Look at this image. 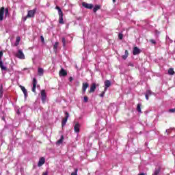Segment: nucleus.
<instances>
[{
  "label": "nucleus",
  "mask_w": 175,
  "mask_h": 175,
  "mask_svg": "<svg viewBox=\"0 0 175 175\" xmlns=\"http://www.w3.org/2000/svg\"><path fill=\"white\" fill-rule=\"evenodd\" d=\"M9 17V8H5V7H1L0 8V21H3V17Z\"/></svg>",
  "instance_id": "f257e3e1"
},
{
  "label": "nucleus",
  "mask_w": 175,
  "mask_h": 175,
  "mask_svg": "<svg viewBox=\"0 0 175 175\" xmlns=\"http://www.w3.org/2000/svg\"><path fill=\"white\" fill-rule=\"evenodd\" d=\"M56 10L58 12L59 14V24H64V12H62V10L59 6L55 7Z\"/></svg>",
  "instance_id": "f03ea898"
},
{
  "label": "nucleus",
  "mask_w": 175,
  "mask_h": 175,
  "mask_svg": "<svg viewBox=\"0 0 175 175\" xmlns=\"http://www.w3.org/2000/svg\"><path fill=\"white\" fill-rule=\"evenodd\" d=\"M37 10H38L37 8H34L33 10H29L27 12V17H29V18H33V17H35V14H36Z\"/></svg>",
  "instance_id": "7ed1b4c3"
},
{
  "label": "nucleus",
  "mask_w": 175,
  "mask_h": 175,
  "mask_svg": "<svg viewBox=\"0 0 175 175\" xmlns=\"http://www.w3.org/2000/svg\"><path fill=\"white\" fill-rule=\"evenodd\" d=\"M2 57H3V52L0 51V68L1 70H8V68L3 66V62H2Z\"/></svg>",
  "instance_id": "20e7f679"
},
{
  "label": "nucleus",
  "mask_w": 175,
  "mask_h": 175,
  "mask_svg": "<svg viewBox=\"0 0 175 175\" xmlns=\"http://www.w3.org/2000/svg\"><path fill=\"white\" fill-rule=\"evenodd\" d=\"M16 57L19 58V59H25V55L24 53H23V50L18 49L17 53L16 54Z\"/></svg>",
  "instance_id": "39448f33"
},
{
  "label": "nucleus",
  "mask_w": 175,
  "mask_h": 175,
  "mask_svg": "<svg viewBox=\"0 0 175 175\" xmlns=\"http://www.w3.org/2000/svg\"><path fill=\"white\" fill-rule=\"evenodd\" d=\"M47 99V94H46V90H41V100L42 103H46V100Z\"/></svg>",
  "instance_id": "423d86ee"
},
{
  "label": "nucleus",
  "mask_w": 175,
  "mask_h": 175,
  "mask_svg": "<svg viewBox=\"0 0 175 175\" xmlns=\"http://www.w3.org/2000/svg\"><path fill=\"white\" fill-rule=\"evenodd\" d=\"M65 118L62 120V126L64 128L65 125H66V122H68V118H69V113L65 112Z\"/></svg>",
  "instance_id": "0eeeda50"
},
{
  "label": "nucleus",
  "mask_w": 175,
  "mask_h": 175,
  "mask_svg": "<svg viewBox=\"0 0 175 175\" xmlns=\"http://www.w3.org/2000/svg\"><path fill=\"white\" fill-rule=\"evenodd\" d=\"M90 87V84L88 83L85 82L83 83L82 85V94H85V92L87 91V88Z\"/></svg>",
  "instance_id": "6e6552de"
},
{
  "label": "nucleus",
  "mask_w": 175,
  "mask_h": 175,
  "mask_svg": "<svg viewBox=\"0 0 175 175\" xmlns=\"http://www.w3.org/2000/svg\"><path fill=\"white\" fill-rule=\"evenodd\" d=\"M99 85H97V87H98ZM95 90H96V83H93L90 86V90L89 91L90 94L92 92H95Z\"/></svg>",
  "instance_id": "1a4fd4ad"
},
{
  "label": "nucleus",
  "mask_w": 175,
  "mask_h": 175,
  "mask_svg": "<svg viewBox=\"0 0 175 175\" xmlns=\"http://www.w3.org/2000/svg\"><path fill=\"white\" fill-rule=\"evenodd\" d=\"M82 6H83V8H85V9H92L94 8V5L85 2L82 3Z\"/></svg>",
  "instance_id": "9d476101"
},
{
  "label": "nucleus",
  "mask_w": 175,
  "mask_h": 175,
  "mask_svg": "<svg viewBox=\"0 0 175 175\" xmlns=\"http://www.w3.org/2000/svg\"><path fill=\"white\" fill-rule=\"evenodd\" d=\"M140 53H142V51H140V49L139 48H137V46H135L133 49V55H137L139 54H140Z\"/></svg>",
  "instance_id": "9b49d317"
},
{
  "label": "nucleus",
  "mask_w": 175,
  "mask_h": 175,
  "mask_svg": "<svg viewBox=\"0 0 175 175\" xmlns=\"http://www.w3.org/2000/svg\"><path fill=\"white\" fill-rule=\"evenodd\" d=\"M36 84H38V81L36 78L33 79V87H32V92H36Z\"/></svg>",
  "instance_id": "f8f14e48"
},
{
  "label": "nucleus",
  "mask_w": 175,
  "mask_h": 175,
  "mask_svg": "<svg viewBox=\"0 0 175 175\" xmlns=\"http://www.w3.org/2000/svg\"><path fill=\"white\" fill-rule=\"evenodd\" d=\"M20 87L24 94L25 98L27 99V98H28V92H27V89H25V87L24 86L21 85Z\"/></svg>",
  "instance_id": "ddd939ff"
},
{
  "label": "nucleus",
  "mask_w": 175,
  "mask_h": 175,
  "mask_svg": "<svg viewBox=\"0 0 175 175\" xmlns=\"http://www.w3.org/2000/svg\"><path fill=\"white\" fill-rule=\"evenodd\" d=\"M74 131L75 133H79V132H80V124H75V125L74 126Z\"/></svg>",
  "instance_id": "4468645a"
},
{
  "label": "nucleus",
  "mask_w": 175,
  "mask_h": 175,
  "mask_svg": "<svg viewBox=\"0 0 175 175\" xmlns=\"http://www.w3.org/2000/svg\"><path fill=\"white\" fill-rule=\"evenodd\" d=\"M44 162H46L44 157H41L38 161V166L40 167L42 165H44Z\"/></svg>",
  "instance_id": "2eb2a0df"
},
{
  "label": "nucleus",
  "mask_w": 175,
  "mask_h": 175,
  "mask_svg": "<svg viewBox=\"0 0 175 175\" xmlns=\"http://www.w3.org/2000/svg\"><path fill=\"white\" fill-rule=\"evenodd\" d=\"M68 72H66V70H65L64 68H62L60 71H59V76H67Z\"/></svg>",
  "instance_id": "dca6fc26"
},
{
  "label": "nucleus",
  "mask_w": 175,
  "mask_h": 175,
  "mask_svg": "<svg viewBox=\"0 0 175 175\" xmlns=\"http://www.w3.org/2000/svg\"><path fill=\"white\" fill-rule=\"evenodd\" d=\"M99 9H100V5H96L94 6V8H93V12L94 13H96V12H98V10H99Z\"/></svg>",
  "instance_id": "f3484780"
},
{
  "label": "nucleus",
  "mask_w": 175,
  "mask_h": 175,
  "mask_svg": "<svg viewBox=\"0 0 175 175\" xmlns=\"http://www.w3.org/2000/svg\"><path fill=\"white\" fill-rule=\"evenodd\" d=\"M3 96V85L1 84L0 85V98H2Z\"/></svg>",
  "instance_id": "a211bd4d"
},
{
  "label": "nucleus",
  "mask_w": 175,
  "mask_h": 175,
  "mask_svg": "<svg viewBox=\"0 0 175 175\" xmlns=\"http://www.w3.org/2000/svg\"><path fill=\"white\" fill-rule=\"evenodd\" d=\"M44 70H43V68H39L38 69V75H40V76H43V73H44Z\"/></svg>",
  "instance_id": "6ab92c4d"
},
{
  "label": "nucleus",
  "mask_w": 175,
  "mask_h": 175,
  "mask_svg": "<svg viewBox=\"0 0 175 175\" xmlns=\"http://www.w3.org/2000/svg\"><path fill=\"white\" fill-rule=\"evenodd\" d=\"M64 142V135L61 136V138L56 142V144H62Z\"/></svg>",
  "instance_id": "aec40b11"
},
{
  "label": "nucleus",
  "mask_w": 175,
  "mask_h": 175,
  "mask_svg": "<svg viewBox=\"0 0 175 175\" xmlns=\"http://www.w3.org/2000/svg\"><path fill=\"white\" fill-rule=\"evenodd\" d=\"M137 111L138 113H142V104L139 103L137 105Z\"/></svg>",
  "instance_id": "412c9836"
},
{
  "label": "nucleus",
  "mask_w": 175,
  "mask_h": 175,
  "mask_svg": "<svg viewBox=\"0 0 175 175\" xmlns=\"http://www.w3.org/2000/svg\"><path fill=\"white\" fill-rule=\"evenodd\" d=\"M21 40V38L20 37H16V40L14 46H17V45L20 44Z\"/></svg>",
  "instance_id": "4be33fe9"
},
{
  "label": "nucleus",
  "mask_w": 175,
  "mask_h": 175,
  "mask_svg": "<svg viewBox=\"0 0 175 175\" xmlns=\"http://www.w3.org/2000/svg\"><path fill=\"white\" fill-rule=\"evenodd\" d=\"M58 42H55V44L53 45V50L54 51L57 52V50H58Z\"/></svg>",
  "instance_id": "5701e85b"
},
{
  "label": "nucleus",
  "mask_w": 175,
  "mask_h": 175,
  "mask_svg": "<svg viewBox=\"0 0 175 175\" xmlns=\"http://www.w3.org/2000/svg\"><path fill=\"white\" fill-rule=\"evenodd\" d=\"M105 87H110V85H111V82L110 81H109V80H106L105 81Z\"/></svg>",
  "instance_id": "b1692460"
},
{
  "label": "nucleus",
  "mask_w": 175,
  "mask_h": 175,
  "mask_svg": "<svg viewBox=\"0 0 175 175\" xmlns=\"http://www.w3.org/2000/svg\"><path fill=\"white\" fill-rule=\"evenodd\" d=\"M62 42L63 44V47H65L66 46V40H65V38H62Z\"/></svg>",
  "instance_id": "393cba45"
},
{
  "label": "nucleus",
  "mask_w": 175,
  "mask_h": 175,
  "mask_svg": "<svg viewBox=\"0 0 175 175\" xmlns=\"http://www.w3.org/2000/svg\"><path fill=\"white\" fill-rule=\"evenodd\" d=\"M168 75H174V70H173V68H170L168 70Z\"/></svg>",
  "instance_id": "a878e982"
},
{
  "label": "nucleus",
  "mask_w": 175,
  "mask_h": 175,
  "mask_svg": "<svg viewBox=\"0 0 175 175\" xmlns=\"http://www.w3.org/2000/svg\"><path fill=\"white\" fill-rule=\"evenodd\" d=\"M152 92H151V90H147L146 91V95H148V96H151V95H152Z\"/></svg>",
  "instance_id": "bb28decb"
},
{
  "label": "nucleus",
  "mask_w": 175,
  "mask_h": 175,
  "mask_svg": "<svg viewBox=\"0 0 175 175\" xmlns=\"http://www.w3.org/2000/svg\"><path fill=\"white\" fill-rule=\"evenodd\" d=\"M79 172V169L75 168V172L71 173V175H77V172Z\"/></svg>",
  "instance_id": "cd10ccee"
},
{
  "label": "nucleus",
  "mask_w": 175,
  "mask_h": 175,
  "mask_svg": "<svg viewBox=\"0 0 175 175\" xmlns=\"http://www.w3.org/2000/svg\"><path fill=\"white\" fill-rule=\"evenodd\" d=\"M118 38H119V39H120V40H122V38H124V35H122V33H120L118 34Z\"/></svg>",
  "instance_id": "c85d7f7f"
},
{
  "label": "nucleus",
  "mask_w": 175,
  "mask_h": 175,
  "mask_svg": "<svg viewBox=\"0 0 175 175\" xmlns=\"http://www.w3.org/2000/svg\"><path fill=\"white\" fill-rule=\"evenodd\" d=\"M83 102H85V103H87V102H88V97L84 96L83 97Z\"/></svg>",
  "instance_id": "c756f323"
},
{
  "label": "nucleus",
  "mask_w": 175,
  "mask_h": 175,
  "mask_svg": "<svg viewBox=\"0 0 175 175\" xmlns=\"http://www.w3.org/2000/svg\"><path fill=\"white\" fill-rule=\"evenodd\" d=\"M0 114H5V111L2 110V105H0Z\"/></svg>",
  "instance_id": "7c9ffc66"
},
{
  "label": "nucleus",
  "mask_w": 175,
  "mask_h": 175,
  "mask_svg": "<svg viewBox=\"0 0 175 175\" xmlns=\"http://www.w3.org/2000/svg\"><path fill=\"white\" fill-rule=\"evenodd\" d=\"M150 43H152V44H157V42L155 40H150Z\"/></svg>",
  "instance_id": "2f4dec72"
},
{
  "label": "nucleus",
  "mask_w": 175,
  "mask_h": 175,
  "mask_svg": "<svg viewBox=\"0 0 175 175\" xmlns=\"http://www.w3.org/2000/svg\"><path fill=\"white\" fill-rule=\"evenodd\" d=\"M40 40H41L42 43H44V38L43 37V36H40Z\"/></svg>",
  "instance_id": "473e14b6"
},
{
  "label": "nucleus",
  "mask_w": 175,
  "mask_h": 175,
  "mask_svg": "<svg viewBox=\"0 0 175 175\" xmlns=\"http://www.w3.org/2000/svg\"><path fill=\"white\" fill-rule=\"evenodd\" d=\"M169 111H170V113H175V108H174V109H170L169 110Z\"/></svg>",
  "instance_id": "72a5a7b5"
},
{
  "label": "nucleus",
  "mask_w": 175,
  "mask_h": 175,
  "mask_svg": "<svg viewBox=\"0 0 175 175\" xmlns=\"http://www.w3.org/2000/svg\"><path fill=\"white\" fill-rule=\"evenodd\" d=\"M27 18H29V17H27V16L25 17H23V21H27Z\"/></svg>",
  "instance_id": "f704fd0d"
},
{
  "label": "nucleus",
  "mask_w": 175,
  "mask_h": 175,
  "mask_svg": "<svg viewBox=\"0 0 175 175\" xmlns=\"http://www.w3.org/2000/svg\"><path fill=\"white\" fill-rule=\"evenodd\" d=\"M105 92H103L100 94V96L101 98H103V96H105Z\"/></svg>",
  "instance_id": "c9c22d12"
},
{
  "label": "nucleus",
  "mask_w": 175,
  "mask_h": 175,
  "mask_svg": "<svg viewBox=\"0 0 175 175\" xmlns=\"http://www.w3.org/2000/svg\"><path fill=\"white\" fill-rule=\"evenodd\" d=\"M124 55H127V57L129 55V52H128V50L125 51Z\"/></svg>",
  "instance_id": "e433bc0d"
},
{
  "label": "nucleus",
  "mask_w": 175,
  "mask_h": 175,
  "mask_svg": "<svg viewBox=\"0 0 175 175\" xmlns=\"http://www.w3.org/2000/svg\"><path fill=\"white\" fill-rule=\"evenodd\" d=\"M127 58H128V55H124L122 56L123 59H126Z\"/></svg>",
  "instance_id": "4c0bfd02"
},
{
  "label": "nucleus",
  "mask_w": 175,
  "mask_h": 175,
  "mask_svg": "<svg viewBox=\"0 0 175 175\" xmlns=\"http://www.w3.org/2000/svg\"><path fill=\"white\" fill-rule=\"evenodd\" d=\"M128 66H131L132 68H133V66H135V65H133V63H129Z\"/></svg>",
  "instance_id": "58836bf2"
},
{
  "label": "nucleus",
  "mask_w": 175,
  "mask_h": 175,
  "mask_svg": "<svg viewBox=\"0 0 175 175\" xmlns=\"http://www.w3.org/2000/svg\"><path fill=\"white\" fill-rule=\"evenodd\" d=\"M42 175H49V172L46 171L45 172H43Z\"/></svg>",
  "instance_id": "ea45409f"
},
{
  "label": "nucleus",
  "mask_w": 175,
  "mask_h": 175,
  "mask_svg": "<svg viewBox=\"0 0 175 175\" xmlns=\"http://www.w3.org/2000/svg\"><path fill=\"white\" fill-rule=\"evenodd\" d=\"M69 81H70V82L73 81V78H72V77H70L69 78Z\"/></svg>",
  "instance_id": "a19ab883"
},
{
  "label": "nucleus",
  "mask_w": 175,
  "mask_h": 175,
  "mask_svg": "<svg viewBox=\"0 0 175 175\" xmlns=\"http://www.w3.org/2000/svg\"><path fill=\"white\" fill-rule=\"evenodd\" d=\"M107 88H109V87H107V86L105 87V89H104L105 92H106V91H107Z\"/></svg>",
  "instance_id": "79ce46f5"
},
{
  "label": "nucleus",
  "mask_w": 175,
  "mask_h": 175,
  "mask_svg": "<svg viewBox=\"0 0 175 175\" xmlns=\"http://www.w3.org/2000/svg\"><path fill=\"white\" fill-rule=\"evenodd\" d=\"M148 96H148L147 94L145 95V97H146V100H148Z\"/></svg>",
  "instance_id": "37998d69"
},
{
  "label": "nucleus",
  "mask_w": 175,
  "mask_h": 175,
  "mask_svg": "<svg viewBox=\"0 0 175 175\" xmlns=\"http://www.w3.org/2000/svg\"><path fill=\"white\" fill-rule=\"evenodd\" d=\"M16 113H17V114H18V115L21 114V113H20V109H18V111H17Z\"/></svg>",
  "instance_id": "c03bdc74"
},
{
  "label": "nucleus",
  "mask_w": 175,
  "mask_h": 175,
  "mask_svg": "<svg viewBox=\"0 0 175 175\" xmlns=\"http://www.w3.org/2000/svg\"><path fill=\"white\" fill-rule=\"evenodd\" d=\"M170 38H169V36H166V40H170Z\"/></svg>",
  "instance_id": "a18cd8bd"
},
{
  "label": "nucleus",
  "mask_w": 175,
  "mask_h": 175,
  "mask_svg": "<svg viewBox=\"0 0 175 175\" xmlns=\"http://www.w3.org/2000/svg\"><path fill=\"white\" fill-rule=\"evenodd\" d=\"M139 175H147V174H144V173H141Z\"/></svg>",
  "instance_id": "49530a36"
},
{
  "label": "nucleus",
  "mask_w": 175,
  "mask_h": 175,
  "mask_svg": "<svg viewBox=\"0 0 175 175\" xmlns=\"http://www.w3.org/2000/svg\"><path fill=\"white\" fill-rule=\"evenodd\" d=\"M3 121H5V116H3L1 118Z\"/></svg>",
  "instance_id": "de8ad7c7"
},
{
  "label": "nucleus",
  "mask_w": 175,
  "mask_h": 175,
  "mask_svg": "<svg viewBox=\"0 0 175 175\" xmlns=\"http://www.w3.org/2000/svg\"><path fill=\"white\" fill-rule=\"evenodd\" d=\"M112 1H113V3L116 2V0H112Z\"/></svg>",
  "instance_id": "09e8293b"
}]
</instances>
